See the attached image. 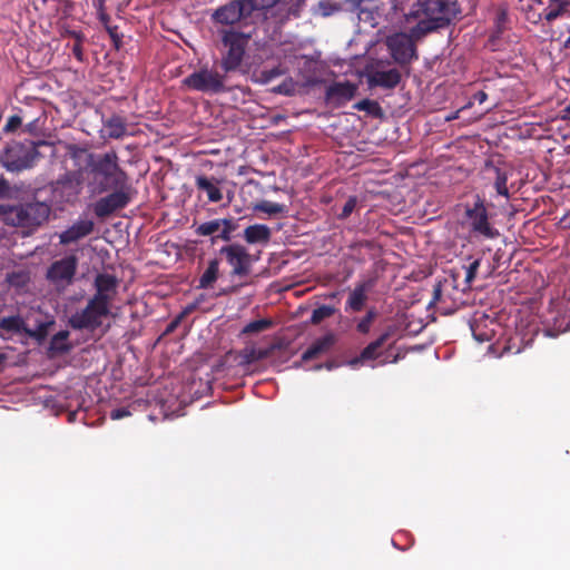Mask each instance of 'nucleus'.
<instances>
[{"instance_id":"1","label":"nucleus","mask_w":570,"mask_h":570,"mask_svg":"<svg viewBox=\"0 0 570 570\" xmlns=\"http://www.w3.org/2000/svg\"><path fill=\"white\" fill-rule=\"evenodd\" d=\"M304 0H229L215 9L210 16L213 23L254 24L258 19H267L268 13L279 28L292 16H299Z\"/></svg>"},{"instance_id":"2","label":"nucleus","mask_w":570,"mask_h":570,"mask_svg":"<svg viewBox=\"0 0 570 570\" xmlns=\"http://www.w3.org/2000/svg\"><path fill=\"white\" fill-rule=\"evenodd\" d=\"M459 12L456 2L450 0H417L405 13V18L407 21L417 20L412 29L413 35L424 36L449 26Z\"/></svg>"},{"instance_id":"3","label":"nucleus","mask_w":570,"mask_h":570,"mask_svg":"<svg viewBox=\"0 0 570 570\" xmlns=\"http://www.w3.org/2000/svg\"><path fill=\"white\" fill-rule=\"evenodd\" d=\"M86 171L89 177L88 186L97 194L120 187L129 180L127 173L119 165V157L115 150L99 155L88 154Z\"/></svg>"},{"instance_id":"4","label":"nucleus","mask_w":570,"mask_h":570,"mask_svg":"<svg viewBox=\"0 0 570 570\" xmlns=\"http://www.w3.org/2000/svg\"><path fill=\"white\" fill-rule=\"evenodd\" d=\"M223 46L219 67L225 73L238 70L244 61L247 47L254 35L253 24L214 23Z\"/></svg>"},{"instance_id":"5","label":"nucleus","mask_w":570,"mask_h":570,"mask_svg":"<svg viewBox=\"0 0 570 570\" xmlns=\"http://www.w3.org/2000/svg\"><path fill=\"white\" fill-rule=\"evenodd\" d=\"M39 151L32 141H11L0 154V161L8 171L19 173L33 167Z\"/></svg>"},{"instance_id":"6","label":"nucleus","mask_w":570,"mask_h":570,"mask_svg":"<svg viewBox=\"0 0 570 570\" xmlns=\"http://www.w3.org/2000/svg\"><path fill=\"white\" fill-rule=\"evenodd\" d=\"M228 73H220L215 69H209L207 67L200 68L188 75L183 83L191 90L217 95L222 92L229 91V88L225 85L226 78Z\"/></svg>"},{"instance_id":"7","label":"nucleus","mask_w":570,"mask_h":570,"mask_svg":"<svg viewBox=\"0 0 570 570\" xmlns=\"http://www.w3.org/2000/svg\"><path fill=\"white\" fill-rule=\"evenodd\" d=\"M51 208L42 202L26 203L14 206L9 212V219L14 226L36 228L48 220Z\"/></svg>"},{"instance_id":"8","label":"nucleus","mask_w":570,"mask_h":570,"mask_svg":"<svg viewBox=\"0 0 570 570\" xmlns=\"http://www.w3.org/2000/svg\"><path fill=\"white\" fill-rule=\"evenodd\" d=\"M465 223L469 226L470 233L474 236L492 239L499 235V232L492 226L488 209L479 195L472 205L465 206L464 212Z\"/></svg>"},{"instance_id":"9","label":"nucleus","mask_w":570,"mask_h":570,"mask_svg":"<svg viewBox=\"0 0 570 570\" xmlns=\"http://www.w3.org/2000/svg\"><path fill=\"white\" fill-rule=\"evenodd\" d=\"M82 170H70L51 184L52 200L58 204H75L82 190Z\"/></svg>"},{"instance_id":"10","label":"nucleus","mask_w":570,"mask_h":570,"mask_svg":"<svg viewBox=\"0 0 570 570\" xmlns=\"http://www.w3.org/2000/svg\"><path fill=\"white\" fill-rule=\"evenodd\" d=\"M111 193L99 198L94 204V213L98 218H107L114 213L126 208L132 200L135 194L129 183H124L120 187L111 188Z\"/></svg>"},{"instance_id":"11","label":"nucleus","mask_w":570,"mask_h":570,"mask_svg":"<svg viewBox=\"0 0 570 570\" xmlns=\"http://www.w3.org/2000/svg\"><path fill=\"white\" fill-rule=\"evenodd\" d=\"M110 308L90 298L83 309L72 314L69 324L73 330H96L102 324V318L108 316Z\"/></svg>"},{"instance_id":"12","label":"nucleus","mask_w":570,"mask_h":570,"mask_svg":"<svg viewBox=\"0 0 570 570\" xmlns=\"http://www.w3.org/2000/svg\"><path fill=\"white\" fill-rule=\"evenodd\" d=\"M219 254L225 255L227 263L232 266V276L245 277L250 273V254L239 244L223 246Z\"/></svg>"},{"instance_id":"13","label":"nucleus","mask_w":570,"mask_h":570,"mask_svg":"<svg viewBox=\"0 0 570 570\" xmlns=\"http://www.w3.org/2000/svg\"><path fill=\"white\" fill-rule=\"evenodd\" d=\"M386 46L394 61L401 66L407 65L416 58L415 45L405 33H395L389 37Z\"/></svg>"},{"instance_id":"14","label":"nucleus","mask_w":570,"mask_h":570,"mask_svg":"<svg viewBox=\"0 0 570 570\" xmlns=\"http://www.w3.org/2000/svg\"><path fill=\"white\" fill-rule=\"evenodd\" d=\"M78 259L75 255H69L53 262L48 271L47 278L55 283H70L76 274Z\"/></svg>"},{"instance_id":"15","label":"nucleus","mask_w":570,"mask_h":570,"mask_svg":"<svg viewBox=\"0 0 570 570\" xmlns=\"http://www.w3.org/2000/svg\"><path fill=\"white\" fill-rule=\"evenodd\" d=\"M94 285L96 288V293L91 298L101 304L108 305V307L110 308V304L117 295V277L108 273H100L95 277Z\"/></svg>"},{"instance_id":"16","label":"nucleus","mask_w":570,"mask_h":570,"mask_svg":"<svg viewBox=\"0 0 570 570\" xmlns=\"http://www.w3.org/2000/svg\"><path fill=\"white\" fill-rule=\"evenodd\" d=\"M396 333V326L395 325H389L384 332L373 342H371L367 346L363 348L360 356L351 361V364H357L360 362L364 361H374L380 355V350L389 344V350L392 347L393 343H389V341L394 336Z\"/></svg>"},{"instance_id":"17","label":"nucleus","mask_w":570,"mask_h":570,"mask_svg":"<svg viewBox=\"0 0 570 570\" xmlns=\"http://www.w3.org/2000/svg\"><path fill=\"white\" fill-rule=\"evenodd\" d=\"M357 91L355 83L345 81L336 82L326 90V100L335 106H342L352 100Z\"/></svg>"},{"instance_id":"18","label":"nucleus","mask_w":570,"mask_h":570,"mask_svg":"<svg viewBox=\"0 0 570 570\" xmlns=\"http://www.w3.org/2000/svg\"><path fill=\"white\" fill-rule=\"evenodd\" d=\"M401 72L393 68L389 70H373L368 75V85L371 87H381L384 89H394L401 81Z\"/></svg>"},{"instance_id":"19","label":"nucleus","mask_w":570,"mask_h":570,"mask_svg":"<svg viewBox=\"0 0 570 570\" xmlns=\"http://www.w3.org/2000/svg\"><path fill=\"white\" fill-rule=\"evenodd\" d=\"M94 227V222L89 219L76 222L72 226L60 234V244L68 245L70 243H75L91 234Z\"/></svg>"},{"instance_id":"20","label":"nucleus","mask_w":570,"mask_h":570,"mask_svg":"<svg viewBox=\"0 0 570 570\" xmlns=\"http://www.w3.org/2000/svg\"><path fill=\"white\" fill-rule=\"evenodd\" d=\"M371 281H365L357 284L350 293L348 299L346 302V309H351L353 312L362 311L367 299V292L371 289Z\"/></svg>"},{"instance_id":"21","label":"nucleus","mask_w":570,"mask_h":570,"mask_svg":"<svg viewBox=\"0 0 570 570\" xmlns=\"http://www.w3.org/2000/svg\"><path fill=\"white\" fill-rule=\"evenodd\" d=\"M195 185L198 190L207 194L210 203H218L223 199V193L217 186V180L214 177L198 175L195 179Z\"/></svg>"},{"instance_id":"22","label":"nucleus","mask_w":570,"mask_h":570,"mask_svg":"<svg viewBox=\"0 0 570 570\" xmlns=\"http://www.w3.org/2000/svg\"><path fill=\"white\" fill-rule=\"evenodd\" d=\"M271 236V228L264 224H254L244 230V239L248 244H266L269 242Z\"/></svg>"},{"instance_id":"23","label":"nucleus","mask_w":570,"mask_h":570,"mask_svg":"<svg viewBox=\"0 0 570 570\" xmlns=\"http://www.w3.org/2000/svg\"><path fill=\"white\" fill-rule=\"evenodd\" d=\"M219 265L220 261L218 258L208 261L206 269L198 279L197 288L207 289L213 287L219 276Z\"/></svg>"},{"instance_id":"24","label":"nucleus","mask_w":570,"mask_h":570,"mask_svg":"<svg viewBox=\"0 0 570 570\" xmlns=\"http://www.w3.org/2000/svg\"><path fill=\"white\" fill-rule=\"evenodd\" d=\"M487 171L493 174V186L498 195L509 198L510 194L507 186L508 171L490 163L487 164Z\"/></svg>"},{"instance_id":"25","label":"nucleus","mask_w":570,"mask_h":570,"mask_svg":"<svg viewBox=\"0 0 570 570\" xmlns=\"http://www.w3.org/2000/svg\"><path fill=\"white\" fill-rule=\"evenodd\" d=\"M104 128L107 136L112 139L122 138L127 134L126 119L119 115H112L104 121Z\"/></svg>"},{"instance_id":"26","label":"nucleus","mask_w":570,"mask_h":570,"mask_svg":"<svg viewBox=\"0 0 570 570\" xmlns=\"http://www.w3.org/2000/svg\"><path fill=\"white\" fill-rule=\"evenodd\" d=\"M272 351H273V347L256 348L254 346H247L244 350H242L239 353L240 364L249 365L255 362L265 360L271 356Z\"/></svg>"},{"instance_id":"27","label":"nucleus","mask_w":570,"mask_h":570,"mask_svg":"<svg viewBox=\"0 0 570 570\" xmlns=\"http://www.w3.org/2000/svg\"><path fill=\"white\" fill-rule=\"evenodd\" d=\"M69 335L70 334L67 330L55 334L50 340L49 352L52 355H61L68 353L72 348L71 344L68 343Z\"/></svg>"},{"instance_id":"28","label":"nucleus","mask_w":570,"mask_h":570,"mask_svg":"<svg viewBox=\"0 0 570 570\" xmlns=\"http://www.w3.org/2000/svg\"><path fill=\"white\" fill-rule=\"evenodd\" d=\"M255 212L267 214L268 216H277L287 214L288 208L284 204H278L269 200H261L253 205Z\"/></svg>"},{"instance_id":"29","label":"nucleus","mask_w":570,"mask_h":570,"mask_svg":"<svg viewBox=\"0 0 570 570\" xmlns=\"http://www.w3.org/2000/svg\"><path fill=\"white\" fill-rule=\"evenodd\" d=\"M220 233L212 237V244H215L217 239H222L224 242L232 240L234 232L238 228L237 219L234 217L220 218Z\"/></svg>"},{"instance_id":"30","label":"nucleus","mask_w":570,"mask_h":570,"mask_svg":"<svg viewBox=\"0 0 570 570\" xmlns=\"http://www.w3.org/2000/svg\"><path fill=\"white\" fill-rule=\"evenodd\" d=\"M26 327L23 318L19 315L7 316L0 320V328L8 333H24Z\"/></svg>"},{"instance_id":"31","label":"nucleus","mask_w":570,"mask_h":570,"mask_svg":"<svg viewBox=\"0 0 570 570\" xmlns=\"http://www.w3.org/2000/svg\"><path fill=\"white\" fill-rule=\"evenodd\" d=\"M273 321L271 318H262L255 320L246 324L240 331V335H253L257 333L265 332L273 326Z\"/></svg>"},{"instance_id":"32","label":"nucleus","mask_w":570,"mask_h":570,"mask_svg":"<svg viewBox=\"0 0 570 570\" xmlns=\"http://www.w3.org/2000/svg\"><path fill=\"white\" fill-rule=\"evenodd\" d=\"M302 88L303 86L299 82L294 81L292 78H287L278 86L273 87L272 91L279 95L294 96L296 94H301Z\"/></svg>"},{"instance_id":"33","label":"nucleus","mask_w":570,"mask_h":570,"mask_svg":"<svg viewBox=\"0 0 570 570\" xmlns=\"http://www.w3.org/2000/svg\"><path fill=\"white\" fill-rule=\"evenodd\" d=\"M354 108L361 111H365L372 117L381 118L383 117V109L381 105L371 99H363L354 105Z\"/></svg>"},{"instance_id":"34","label":"nucleus","mask_w":570,"mask_h":570,"mask_svg":"<svg viewBox=\"0 0 570 570\" xmlns=\"http://www.w3.org/2000/svg\"><path fill=\"white\" fill-rule=\"evenodd\" d=\"M220 218L208 220L198 225L195 229V234L198 236H216L215 234L220 233Z\"/></svg>"},{"instance_id":"35","label":"nucleus","mask_w":570,"mask_h":570,"mask_svg":"<svg viewBox=\"0 0 570 570\" xmlns=\"http://www.w3.org/2000/svg\"><path fill=\"white\" fill-rule=\"evenodd\" d=\"M51 323H39L35 330L26 327L24 334L35 338L38 343H42L48 336V327Z\"/></svg>"},{"instance_id":"36","label":"nucleus","mask_w":570,"mask_h":570,"mask_svg":"<svg viewBox=\"0 0 570 570\" xmlns=\"http://www.w3.org/2000/svg\"><path fill=\"white\" fill-rule=\"evenodd\" d=\"M6 281L11 286L23 287L28 283L29 276L23 271L11 272L7 274Z\"/></svg>"},{"instance_id":"37","label":"nucleus","mask_w":570,"mask_h":570,"mask_svg":"<svg viewBox=\"0 0 570 570\" xmlns=\"http://www.w3.org/2000/svg\"><path fill=\"white\" fill-rule=\"evenodd\" d=\"M321 356V338L315 340L313 344L302 353L301 362L307 364L312 360H317Z\"/></svg>"},{"instance_id":"38","label":"nucleus","mask_w":570,"mask_h":570,"mask_svg":"<svg viewBox=\"0 0 570 570\" xmlns=\"http://www.w3.org/2000/svg\"><path fill=\"white\" fill-rule=\"evenodd\" d=\"M556 7L546 11L544 20L552 22L569 12L570 4L554 3Z\"/></svg>"},{"instance_id":"39","label":"nucleus","mask_w":570,"mask_h":570,"mask_svg":"<svg viewBox=\"0 0 570 570\" xmlns=\"http://www.w3.org/2000/svg\"><path fill=\"white\" fill-rule=\"evenodd\" d=\"M377 313L375 308L367 311L366 315L357 323L356 330L361 334H367L371 330L372 323L376 318Z\"/></svg>"},{"instance_id":"40","label":"nucleus","mask_w":570,"mask_h":570,"mask_svg":"<svg viewBox=\"0 0 570 570\" xmlns=\"http://www.w3.org/2000/svg\"><path fill=\"white\" fill-rule=\"evenodd\" d=\"M22 125V118L18 115H12L8 118L4 127L2 128V131L4 134H11L14 132L18 128H20Z\"/></svg>"},{"instance_id":"41","label":"nucleus","mask_w":570,"mask_h":570,"mask_svg":"<svg viewBox=\"0 0 570 570\" xmlns=\"http://www.w3.org/2000/svg\"><path fill=\"white\" fill-rule=\"evenodd\" d=\"M70 35L76 38V42L72 46V53L77 58L78 61H82L83 60V51H82L83 36L76 31L70 32Z\"/></svg>"},{"instance_id":"42","label":"nucleus","mask_w":570,"mask_h":570,"mask_svg":"<svg viewBox=\"0 0 570 570\" xmlns=\"http://www.w3.org/2000/svg\"><path fill=\"white\" fill-rule=\"evenodd\" d=\"M533 341V333L531 336L525 341V344L523 346H520L519 343L524 342V336H521L520 334H517L514 337L510 338V345L509 350L515 347V353H520L525 346L530 345Z\"/></svg>"},{"instance_id":"43","label":"nucleus","mask_w":570,"mask_h":570,"mask_svg":"<svg viewBox=\"0 0 570 570\" xmlns=\"http://www.w3.org/2000/svg\"><path fill=\"white\" fill-rule=\"evenodd\" d=\"M283 75V70L279 67H274L272 69H264L261 71V79L263 82H271L273 79Z\"/></svg>"},{"instance_id":"44","label":"nucleus","mask_w":570,"mask_h":570,"mask_svg":"<svg viewBox=\"0 0 570 570\" xmlns=\"http://www.w3.org/2000/svg\"><path fill=\"white\" fill-rule=\"evenodd\" d=\"M356 203L357 202H356L355 197H350L346 200V203L344 204L341 213L337 214L338 218H341V219L347 218L353 213V210L355 209Z\"/></svg>"},{"instance_id":"45","label":"nucleus","mask_w":570,"mask_h":570,"mask_svg":"<svg viewBox=\"0 0 570 570\" xmlns=\"http://www.w3.org/2000/svg\"><path fill=\"white\" fill-rule=\"evenodd\" d=\"M106 31L108 32L109 37L111 38L112 40V43L114 46L119 49L120 45H121V38H122V35H120L118 32V27L117 26H107L106 28Z\"/></svg>"},{"instance_id":"46","label":"nucleus","mask_w":570,"mask_h":570,"mask_svg":"<svg viewBox=\"0 0 570 570\" xmlns=\"http://www.w3.org/2000/svg\"><path fill=\"white\" fill-rule=\"evenodd\" d=\"M479 267H480V259H475L469 265V267L466 269V274H465V281L468 283H471L475 278Z\"/></svg>"},{"instance_id":"47","label":"nucleus","mask_w":570,"mask_h":570,"mask_svg":"<svg viewBox=\"0 0 570 570\" xmlns=\"http://www.w3.org/2000/svg\"><path fill=\"white\" fill-rule=\"evenodd\" d=\"M479 324L475 322L471 324V331L473 333V336L479 342H485L490 340V335L487 332H479Z\"/></svg>"},{"instance_id":"48","label":"nucleus","mask_w":570,"mask_h":570,"mask_svg":"<svg viewBox=\"0 0 570 570\" xmlns=\"http://www.w3.org/2000/svg\"><path fill=\"white\" fill-rule=\"evenodd\" d=\"M186 316V312H181L178 316H176L166 327L165 334L173 333L177 326L180 324L181 320Z\"/></svg>"},{"instance_id":"49","label":"nucleus","mask_w":570,"mask_h":570,"mask_svg":"<svg viewBox=\"0 0 570 570\" xmlns=\"http://www.w3.org/2000/svg\"><path fill=\"white\" fill-rule=\"evenodd\" d=\"M129 415H130V411L126 407L115 409L110 412V417L112 420H120V419L127 417Z\"/></svg>"},{"instance_id":"50","label":"nucleus","mask_w":570,"mask_h":570,"mask_svg":"<svg viewBox=\"0 0 570 570\" xmlns=\"http://www.w3.org/2000/svg\"><path fill=\"white\" fill-rule=\"evenodd\" d=\"M24 130L29 134H37V131L39 130V118L28 122L24 126Z\"/></svg>"},{"instance_id":"51","label":"nucleus","mask_w":570,"mask_h":570,"mask_svg":"<svg viewBox=\"0 0 570 570\" xmlns=\"http://www.w3.org/2000/svg\"><path fill=\"white\" fill-rule=\"evenodd\" d=\"M9 191V184L7 179L0 175V198L4 197Z\"/></svg>"},{"instance_id":"52","label":"nucleus","mask_w":570,"mask_h":570,"mask_svg":"<svg viewBox=\"0 0 570 570\" xmlns=\"http://www.w3.org/2000/svg\"><path fill=\"white\" fill-rule=\"evenodd\" d=\"M488 99V94L483 90H479L473 95V100L479 102L480 105L485 102Z\"/></svg>"},{"instance_id":"53","label":"nucleus","mask_w":570,"mask_h":570,"mask_svg":"<svg viewBox=\"0 0 570 570\" xmlns=\"http://www.w3.org/2000/svg\"><path fill=\"white\" fill-rule=\"evenodd\" d=\"M311 323H313V324L321 323V306H317L313 309V313L311 316Z\"/></svg>"},{"instance_id":"54","label":"nucleus","mask_w":570,"mask_h":570,"mask_svg":"<svg viewBox=\"0 0 570 570\" xmlns=\"http://www.w3.org/2000/svg\"><path fill=\"white\" fill-rule=\"evenodd\" d=\"M100 22L106 28L107 26H110V16L106 13L104 10H100L98 13Z\"/></svg>"},{"instance_id":"55","label":"nucleus","mask_w":570,"mask_h":570,"mask_svg":"<svg viewBox=\"0 0 570 570\" xmlns=\"http://www.w3.org/2000/svg\"><path fill=\"white\" fill-rule=\"evenodd\" d=\"M441 296H442V288H441V285L438 284L434 286V289H433V302L435 303V302L440 301Z\"/></svg>"},{"instance_id":"56","label":"nucleus","mask_w":570,"mask_h":570,"mask_svg":"<svg viewBox=\"0 0 570 570\" xmlns=\"http://www.w3.org/2000/svg\"><path fill=\"white\" fill-rule=\"evenodd\" d=\"M323 16H330L333 13V8L330 6V3L323 1Z\"/></svg>"},{"instance_id":"57","label":"nucleus","mask_w":570,"mask_h":570,"mask_svg":"<svg viewBox=\"0 0 570 570\" xmlns=\"http://www.w3.org/2000/svg\"><path fill=\"white\" fill-rule=\"evenodd\" d=\"M334 313V308L323 305V318L330 317Z\"/></svg>"},{"instance_id":"58","label":"nucleus","mask_w":570,"mask_h":570,"mask_svg":"<svg viewBox=\"0 0 570 570\" xmlns=\"http://www.w3.org/2000/svg\"><path fill=\"white\" fill-rule=\"evenodd\" d=\"M331 335H323V350L332 344Z\"/></svg>"},{"instance_id":"59","label":"nucleus","mask_w":570,"mask_h":570,"mask_svg":"<svg viewBox=\"0 0 570 570\" xmlns=\"http://www.w3.org/2000/svg\"><path fill=\"white\" fill-rule=\"evenodd\" d=\"M363 14L370 16V11L367 9L360 8L358 18L363 19Z\"/></svg>"},{"instance_id":"60","label":"nucleus","mask_w":570,"mask_h":570,"mask_svg":"<svg viewBox=\"0 0 570 570\" xmlns=\"http://www.w3.org/2000/svg\"><path fill=\"white\" fill-rule=\"evenodd\" d=\"M70 151H71V156H72L73 158H76V157H77V153H78V151H81V150H80V149H78L77 147L72 146V147H70Z\"/></svg>"},{"instance_id":"61","label":"nucleus","mask_w":570,"mask_h":570,"mask_svg":"<svg viewBox=\"0 0 570 570\" xmlns=\"http://www.w3.org/2000/svg\"><path fill=\"white\" fill-rule=\"evenodd\" d=\"M551 3L570 4V0H549Z\"/></svg>"},{"instance_id":"62","label":"nucleus","mask_w":570,"mask_h":570,"mask_svg":"<svg viewBox=\"0 0 570 570\" xmlns=\"http://www.w3.org/2000/svg\"><path fill=\"white\" fill-rule=\"evenodd\" d=\"M563 48L564 49H570V36L566 39V41L563 42Z\"/></svg>"},{"instance_id":"63","label":"nucleus","mask_w":570,"mask_h":570,"mask_svg":"<svg viewBox=\"0 0 570 570\" xmlns=\"http://www.w3.org/2000/svg\"><path fill=\"white\" fill-rule=\"evenodd\" d=\"M7 356L3 353H0V367L4 364Z\"/></svg>"},{"instance_id":"64","label":"nucleus","mask_w":570,"mask_h":570,"mask_svg":"<svg viewBox=\"0 0 570 570\" xmlns=\"http://www.w3.org/2000/svg\"><path fill=\"white\" fill-rule=\"evenodd\" d=\"M323 367H326L327 370H332L334 367V365L330 362H326L325 364L323 363Z\"/></svg>"}]
</instances>
